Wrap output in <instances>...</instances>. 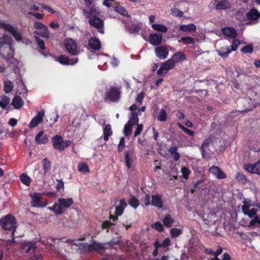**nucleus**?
<instances>
[{
  "mask_svg": "<svg viewBox=\"0 0 260 260\" xmlns=\"http://www.w3.org/2000/svg\"><path fill=\"white\" fill-rule=\"evenodd\" d=\"M88 246V249L89 250H96L99 252H103L104 250L103 246L102 244L97 243L96 242H93L91 244L88 245L87 243H84Z\"/></svg>",
  "mask_w": 260,
  "mask_h": 260,
  "instance_id": "nucleus-24",
  "label": "nucleus"
},
{
  "mask_svg": "<svg viewBox=\"0 0 260 260\" xmlns=\"http://www.w3.org/2000/svg\"><path fill=\"white\" fill-rule=\"evenodd\" d=\"M140 30L139 25L138 24H134L131 25L128 28V31L131 34H135L138 32Z\"/></svg>",
  "mask_w": 260,
  "mask_h": 260,
  "instance_id": "nucleus-60",
  "label": "nucleus"
},
{
  "mask_svg": "<svg viewBox=\"0 0 260 260\" xmlns=\"http://www.w3.org/2000/svg\"><path fill=\"white\" fill-rule=\"evenodd\" d=\"M231 7V4L228 1L222 0L217 3L215 8L217 10H223L230 9Z\"/></svg>",
  "mask_w": 260,
  "mask_h": 260,
  "instance_id": "nucleus-29",
  "label": "nucleus"
},
{
  "mask_svg": "<svg viewBox=\"0 0 260 260\" xmlns=\"http://www.w3.org/2000/svg\"><path fill=\"white\" fill-rule=\"evenodd\" d=\"M242 211L245 215H247L249 218H251L256 215L257 210L253 208H250Z\"/></svg>",
  "mask_w": 260,
  "mask_h": 260,
  "instance_id": "nucleus-40",
  "label": "nucleus"
},
{
  "mask_svg": "<svg viewBox=\"0 0 260 260\" xmlns=\"http://www.w3.org/2000/svg\"><path fill=\"white\" fill-rule=\"evenodd\" d=\"M244 167L250 173L260 174V160L254 164H245Z\"/></svg>",
  "mask_w": 260,
  "mask_h": 260,
  "instance_id": "nucleus-16",
  "label": "nucleus"
},
{
  "mask_svg": "<svg viewBox=\"0 0 260 260\" xmlns=\"http://www.w3.org/2000/svg\"><path fill=\"white\" fill-rule=\"evenodd\" d=\"M34 33L43 38L48 39L49 37V31L47 26L42 29H39V30H36Z\"/></svg>",
  "mask_w": 260,
  "mask_h": 260,
  "instance_id": "nucleus-38",
  "label": "nucleus"
},
{
  "mask_svg": "<svg viewBox=\"0 0 260 260\" xmlns=\"http://www.w3.org/2000/svg\"><path fill=\"white\" fill-rule=\"evenodd\" d=\"M100 13L99 9L94 7L91 8L89 10H83V14L86 17L88 18L96 17V16L99 15Z\"/></svg>",
  "mask_w": 260,
  "mask_h": 260,
  "instance_id": "nucleus-20",
  "label": "nucleus"
},
{
  "mask_svg": "<svg viewBox=\"0 0 260 260\" xmlns=\"http://www.w3.org/2000/svg\"><path fill=\"white\" fill-rule=\"evenodd\" d=\"M0 28L10 33L17 42L22 41V32L17 27L0 20Z\"/></svg>",
  "mask_w": 260,
  "mask_h": 260,
  "instance_id": "nucleus-2",
  "label": "nucleus"
},
{
  "mask_svg": "<svg viewBox=\"0 0 260 260\" xmlns=\"http://www.w3.org/2000/svg\"><path fill=\"white\" fill-rule=\"evenodd\" d=\"M170 232L172 238H175L182 233L181 230L177 228L172 229Z\"/></svg>",
  "mask_w": 260,
  "mask_h": 260,
  "instance_id": "nucleus-56",
  "label": "nucleus"
},
{
  "mask_svg": "<svg viewBox=\"0 0 260 260\" xmlns=\"http://www.w3.org/2000/svg\"><path fill=\"white\" fill-rule=\"evenodd\" d=\"M36 141L39 144H45L48 142V138L44 132H40L35 138Z\"/></svg>",
  "mask_w": 260,
  "mask_h": 260,
  "instance_id": "nucleus-26",
  "label": "nucleus"
},
{
  "mask_svg": "<svg viewBox=\"0 0 260 260\" xmlns=\"http://www.w3.org/2000/svg\"><path fill=\"white\" fill-rule=\"evenodd\" d=\"M179 28L183 31L190 32L191 31H194L196 29V26L193 24L191 23L187 25H181Z\"/></svg>",
  "mask_w": 260,
  "mask_h": 260,
  "instance_id": "nucleus-37",
  "label": "nucleus"
},
{
  "mask_svg": "<svg viewBox=\"0 0 260 260\" xmlns=\"http://www.w3.org/2000/svg\"><path fill=\"white\" fill-rule=\"evenodd\" d=\"M43 168L45 173H46L50 170L51 168L50 162L47 159V158H44L43 160Z\"/></svg>",
  "mask_w": 260,
  "mask_h": 260,
  "instance_id": "nucleus-52",
  "label": "nucleus"
},
{
  "mask_svg": "<svg viewBox=\"0 0 260 260\" xmlns=\"http://www.w3.org/2000/svg\"><path fill=\"white\" fill-rule=\"evenodd\" d=\"M86 236L84 235L83 237H82L80 238H79L78 240L69 239V240H67L65 243L67 244H68V245H70V246L75 245L77 246H80L81 244H78V243H76V242L77 241H83L86 239Z\"/></svg>",
  "mask_w": 260,
  "mask_h": 260,
  "instance_id": "nucleus-42",
  "label": "nucleus"
},
{
  "mask_svg": "<svg viewBox=\"0 0 260 260\" xmlns=\"http://www.w3.org/2000/svg\"><path fill=\"white\" fill-rule=\"evenodd\" d=\"M74 203L73 198H59L52 207L48 209L57 215L62 214Z\"/></svg>",
  "mask_w": 260,
  "mask_h": 260,
  "instance_id": "nucleus-1",
  "label": "nucleus"
},
{
  "mask_svg": "<svg viewBox=\"0 0 260 260\" xmlns=\"http://www.w3.org/2000/svg\"><path fill=\"white\" fill-rule=\"evenodd\" d=\"M44 115L45 112L43 110H42L41 111H39L37 115L32 118V119L29 123V127H35L37 126L39 123H40L43 120Z\"/></svg>",
  "mask_w": 260,
  "mask_h": 260,
  "instance_id": "nucleus-14",
  "label": "nucleus"
},
{
  "mask_svg": "<svg viewBox=\"0 0 260 260\" xmlns=\"http://www.w3.org/2000/svg\"><path fill=\"white\" fill-rule=\"evenodd\" d=\"M120 91L117 87H111L106 92V98L110 101L115 102L119 100Z\"/></svg>",
  "mask_w": 260,
  "mask_h": 260,
  "instance_id": "nucleus-7",
  "label": "nucleus"
},
{
  "mask_svg": "<svg viewBox=\"0 0 260 260\" xmlns=\"http://www.w3.org/2000/svg\"><path fill=\"white\" fill-rule=\"evenodd\" d=\"M174 220L170 215L166 216L162 220L164 224L167 227H170L173 223Z\"/></svg>",
  "mask_w": 260,
  "mask_h": 260,
  "instance_id": "nucleus-47",
  "label": "nucleus"
},
{
  "mask_svg": "<svg viewBox=\"0 0 260 260\" xmlns=\"http://www.w3.org/2000/svg\"><path fill=\"white\" fill-rule=\"evenodd\" d=\"M57 61L63 65H74L78 62V59L77 57L73 59H70L67 56L61 55L58 58Z\"/></svg>",
  "mask_w": 260,
  "mask_h": 260,
  "instance_id": "nucleus-18",
  "label": "nucleus"
},
{
  "mask_svg": "<svg viewBox=\"0 0 260 260\" xmlns=\"http://www.w3.org/2000/svg\"><path fill=\"white\" fill-rule=\"evenodd\" d=\"M133 161V159L132 158L129 156V152L128 151H126L125 152V162L126 165L127 167V168H130L131 167V163Z\"/></svg>",
  "mask_w": 260,
  "mask_h": 260,
  "instance_id": "nucleus-61",
  "label": "nucleus"
},
{
  "mask_svg": "<svg viewBox=\"0 0 260 260\" xmlns=\"http://www.w3.org/2000/svg\"><path fill=\"white\" fill-rule=\"evenodd\" d=\"M175 63L173 62V60H172L171 58L161 64L159 69L157 71V74L161 75L165 71H167L173 69Z\"/></svg>",
  "mask_w": 260,
  "mask_h": 260,
  "instance_id": "nucleus-13",
  "label": "nucleus"
},
{
  "mask_svg": "<svg viewBox=\"0 0 260 260\" xmlns=\"http://www.w3.org/2000/svg\"><path fill=\"white\" fill-rule=\"evenodd\" d=\"M171 14L174 16L181 17L183 13L179 9L174 8L171 10Z\"/></svg>",
  "mask_w": 260,
  "mask_h": 260,
  "instance_id": "nucleus-57",
  "label": "nucleus"
},
{
  "mask_svg": "<svg viewBox=\"0 0 260 260\" xmlns=\"http://www.w3.org/2000/svg\"><path fill=\"white\" fill-rule=\"evenodd\" d=\"M241 51L244 53H252L253 51V46L251 44L247 45L241 49Z\"/></svg>",
  "mask_w": 260,
  "mask_h": 260,
  "instance_id": "nucleus-58",
  "label": "nucleus"
},
{
  "mask_svg": "<svg viewBox=\"0 0 260 260\" xmlns=\"http://www.w3.org/2000/svg\"><path fill=\"white\" fill-rule=\"evenodd\" d=\"M13 43V40L11 36L7 34L4 35L0 37V49L1 47L6 46V45Z\"/></svg>",
  "mask_w": 260,
  "mask_h": 260,
  "instance_id": "nucleus-28",
  "label": "nucleus"
},
{
  "mask_svg": "<svg viewBox=\"0 0 260 260\" xmlns=\"http://www.w3.org/2000/svg\"><path fill=\"white\" fill-rule=\"evenodd\" d=\"M143 126L142 124H137L136 129L134 133V136L136 137L140 135L143 130Z\"/></svg>",
  "mask_w": 260,
  "mask_h": 260,
  "instance_id": "nucleus-64",
  "label": "nucleus"
},
{
  "mask_svg": "<svg viewBox=\"0 0 260 260\" xmlns=\"http://www.w3.org/2000/svg\"><path fill=\"white\" fill-rule=\"evenodd\" d=\"M177 125L182 129L185 133L189 135V136H193L194 134V132L192 131L189 130L188 128L184 127L183 125H182L180 123H178Z\"/></svg>",
  "mask_w": 260,
  "mask_h": 260,
  "instance_id": "nucleus-59",
  "label": "nucleus"
},
{
  "mask_svg": "<svg viewBox=\"0 0 260 260\" xmlns=\"http://www.w3.org/2000/svg\"><path fill=\"white\" fill-rule=\"evenodd\" d=\"M222 31L224 35L231 38H234L237 36L236 30L232 27H228L223 28L222 29Z\"/></svg>",
  "mask_w": 260,
  "mask_h": 260,
  "instance_id": "nucleus-30",
  "label": "nucleus"
},
{
  "mask_svg": "<svg viewBox=\"0 0 260 260\" xmlns=\"http://www.w3.org/2000/svg\"><path fill=\"white\" fill-rule=\"evenodd\" d=\"M216 217V215L214 212H211L208 215H204L203 216V220L205 224H209Z\"/></svg>",
  "mask_w": 260,
  "mask_h": 260,
  "instance_id": "nucleus-39",
  "label": "nucleus"
},
{
  "mask_svg": "<svg viewBox=\"0 0 260 260\" xmlns=\"http://www.w3.org/2000/svg\"><path fill=\"white\" fill-rule=\"evenodd\" d=\"M31 199V205L35 207H44L47 205V202H42L41 196L39 193H34L30 194Z\"/></svg>",
  "mask_w": 260,
  "mask_h": 260,
  "instance_id": "nucleus-9",
  "label": "nucleus"
},
{
  "mask_svg": "<svg viewBox=\"0 0 260 260\" xmlns=\"http://www.w3.org/2000/svg\"><path fill=\"white\" fill-rule=\"evenodd\" d=\"M239 102L244 103V108L246 111H250L255 107L253 101L249 98L240 99L239 100Z\"/></svg>",
  "mask_w": 260,
  "mask_h": 260,
  "instance_id": "nucleus-19",
  "label": "nucleus"
},
{
  "mask_svg": "<svg viewBox=\"0 0 260 260\" xmlns=\"http://www.w3.org/2000/svg\"><path fill=\"white\" fill-rule=\"evenodd\" d=\"M162 36L159 33H151L149 35L148 41L153 46H158L161 43Z\"/></svg>",
  "mask_w": 260,
  "mask_h": 260,
  "instance_id": "nucleus-12",
  "label": "nucleus"
},
{
  "mask_svg": "<svg viewBox=\"0 0 260 260\" xmlns=\"http://www.w3.org/2000/svg\"><path fill=\"white\" fill-rule=\"evenodd\" d=\"M151 27L154 30L161 32H166L168 29L167 26L161 24L154 23Z\"/></svg>",
  "mask_w": 260,
  "mask_h": 260,
  "instance_id": "nucleus-35",
  "label": "nucleus"
},
{
  "mask_svg": "<svg viewBox=\"0 0 260 260\" xmlns=\"http://www.w3.org/2000/svg\"><path fill=\"white\" fill-rule=\"evenodd\" d=\"M242 203L243 204V205L242 206V211L249 209L252 207H256V204H257V203H252L250 200L245 198L243 199Z\"/></svg>",
  "mask_w": 260,
  "mask_h": 260,
  "instance_id": "nucleus-36",
  "label": "nucleus"
},
{
  "mask_svg": "<svg viewBox=\"0 0 260 260\" xmlns=\"http://www.w3.org/2000/svg\"><path fill=\"white\" fill-rule=\"evenodd\" d=\"M89 24L93 27L100 29L99 32L103 33V27L104 26L103 21L99 17H93L89 20Z\"/></svg>",
  "mask_w": 260,
  "mask_h": 260,
  "instance_id": "nucleus-11",
  "label": "nucleus"
},
{
  "mask_svg": "<svg viewBox=\"0 0 260 260\" xmlns=\"http://www.w3.org/2000/svg\"><path fill=\"white\" fill-rule=\"evenodd\" d=\"M64 46L68 52L73 55L79 53L77 45L76 42L72 39H67L64 42Z\"/></svg>",
  "mask_w": 260,
  "mask_h": 260,
  "instance_id": "nucleus-8",
  "label": "nucleus"
},
{
  "mask_svg": "<svg viewBox=\"0 0 260 260\" xmlns=\"http://www.w3.org/2000/svg\"><path fill=\"white\" fill-rule=\"evenodd\" d=\"M34 38L40 49L42 50H45L46 47L44 41L37 36H35Z\"/></svg>",
  "mask_w": 260,
  "mask_h": 260,
  "instance_id": "nucleus-53",
  "label": "nucleus"
},
{
  "mask_svg": "<svg viewBox=\"0 0 260 260\" xmlns=\"http://www.w3.org/2000/svg\"><path fill=\"white\" fill-rule=\"evenodd\" d=\"M125 147V139L124 137L121 138L119 143L118 145V150L121 152Z\"/></svg>",
  "mask_w": 260,
  "mask_h": 260,
  "instance_id": "nucleus-63",
  "label": "nucleus"
},
{
  "mask_svg": "<svg viewBox=\"0 0 260 260\" xmlns=\"http://www.w3.org/2000/svg\"><path fill=\"white\" fill-rule=\"evenodd\" d=\"M179 43H182L185 45L195 44L194 40L190 37H182L178 40Z\"/></svg>",
  "mask_w": 260,
  "mask_h": 260,
  "instance_id": "nucleus-41",
  "label": "nucleus"
},
{
  "mask_svg": "<svg viewBox=\"0 0 260 260\" xmlns=\"http://www.w3.org/2000/svg\"><path fill=\"white\" fill-rule=\"evenodd\" d=\"M53 147L57 150H62L71 144L70 140L63 141L62 137L56 135L52 139Z\"/></svg>",
  "mask_w": 260,
  "mask_h": 260,
  "instance_id": "nucleus-5",
  "label": "nucleus"
},
{
  "mask_svg": "<svg viewBox=\"0 0 260 260\" xmlns=\"http://www.w3.org/2000/svg\"><path fill=\"white\" fill-rule=\"evenodd\" d=\"M127 204L124 199H121L119 201V205H117L116 207L115 214L116 216H120L122 214L125 208L126 207Z\"/></svg>",
  "mask_w": 260,
  "mask_h": 260,
  "instance_id": "nucleus-25",
  "label": "nucleus"
},
{
  "mask_svg": "<svg viewBox=\"0 0 260 260\" xmlns=\"http://www.w3.org/2000/svg\"><path fill=\"white\" fill-rule=\"evenodd\" d=\"M20 179L22 183L27 186L29 185L31 181V179L27 174L25 173L22 174L20 176Z\"/></svg>",
  "mask_w": 260,
  "mask_h": 260,
  "instance_id": "nucleus-44",
  "label": "nucleus"
},
{
  "mask_svg": "<svg viewBox=\"0 0 260 260\" xmlns=\"http://www.w3.org/2000/svg\"><path fill=\"white\" fill-rule=\"evenodd\" d=\"M0 225L3 229L6 230H13L12 236L14 230L17 226V221L15 217L11 214H8L0 219Z\"/></svg>",
  "mask_w": 260,
  "mask_h": 260,
  "instance_id": "nucleus-3",
  "label": "nucleus"
},
{
  "mask_svg": "<svg viewBox=\"0 0 260 260\" xmlns=\"http://www.w3.org/2000/svg\"><path fill=\"white\" fill-rule=\"evenodd\" d=\"M36 248L35 243L32 242H24L22 245V250L26 253L34 252Z\"/></svg>",
  "mask_w": 260,
  "mask_h": 260,
  "instance_id": "nucleus-21",
  "label": "nucleus"
},
{
  "mask_svg": "<svg viewBox=\"0 0 260 260\" xmlns=\"http://www.w3.org/2000/svg\"><path fill=\"white\" fill-rule=\"evenodd\" d=\"M209 171L211 174L214 176L217 179L225 178L226 176L219 167L215 166H211Z\"/></svg>",
  "mask_w": 260,
  "mask_h": 260,
  "instance_id": "nucleus-17",
  "label": "nucleus"
},
{
  "mask_svg": "<svg viewBox=\"0 0 260 260\" xmlns=\"http://www.w3.org/2000/svg\"><path fill=\"white\" fill-rule=\"evenodd\" d=\"M155 53L158 58L165 59L169 54V50L166 47L161 46L155 48Z\"/></svg>",
  "mask_w": 260,
  "mask_h": 260,
  "instance_id": "nucleus-15",
  "label": "nucleus"
},
{
  "mask_svg": "<svg viewBox=\"0 0 260 260\" xmlns=\"http://www.w3.org/2000/svg\"><path fill=\"white\" fill-rule=\"evenodd\" d=\"M24 104L22 98L19 96H15L12 101V105L14 109H19L21 108Z\"/></svg>",
  "mask_w": 260,
  "mask_h": 260,
  "instance_id": "nucleus-27",
  "label": "nucleus"
},
{
  "mask_svg": "<svg viewBox=\"0 0 260 260\" xmlns=\"http://www.w3.org/2000/svg\"><path fill=\"white\" fill-rule=\"evenodd\" d=\"M88 46L91 49L95 50H99L101 47L100 40L95 38H92L89 39Z\"/></svg>",
  "mask_w": 260,
  "mask_h": 260,
  "instance_id": "nucleus-23",
  "label": "nucleus"
},
{
  "mask_svg": "<svg viewBox=\"0 0 260 260\" xmlns=\"http://www.w3.org/2000/svg\"><path fill=\"white\" fill-rule=\"evenodd\" d=\"M2 103V108L5 109L9 105L10 102V98L6 95H3L1 99Z\"/></svg>",
  "mask_w": 260,
  "mask_h": 260,
  "instance_id": "nucleus-50",
  "label": "nucleus"
},
{
  "mask_svg": "<svg viewBox=\"0 0 260 260\" xmlns=\"http://www.w3.org/2000/svg\"><path fill=\"white\" fill-rule=\"evenodd\" d=\"M14 88V84L9 80H6L4 81V91L5 93H9L13 90Z\"/></svg>",
  "mask_w": 260,
  "mask_h": 260,
  "instance_id": "nucleus-34",
  "label": "nucleus"
},
{
  "mask_svg": "<svg viewBox=\"0 0 260 260\" xmlns=\"http://www.w3.org/2000/svg\"><path fill=\"white\" fill-rule=\"evenodd\" d=\"M253 217V218L250 221L248 226L253 228L258 225L260 226V216L256 215Z\"/></svg>",
  "mask_w": 260,
  "mask_h": 260,
  "instance_id": "nucleus-43",
  "label": "nucleus"
},
{
  "mask_svg": "<svg viewBox=\"0 0 260 260\" xmlns=\"http://www.w3.org/2000/svg\"><path fill=\"white\" fill-rule=\"evenodd\" d=\"M115 11L119 13L121 15L126 16L128 17H130L131 16L129 15L126 10L121 6H117L115 7Z\"/></svg>",
  "mask_w": 260,
  "mask_h": 260,
  "instance_id": "nucleus-46",
  "label": "nucleus"
},
{
  "mask_svg": "<svg viewBox=\"0 0 260 260\" xmlns=\"http://www.w3.org/2000/svg\"><path fill=\"white\" fill-rule=\"evenodd\" d=\"M132 125V124L128 122L125 125L123 133L125 136L129 135L131 134L133 129Z\"/></svg>",
  "mask_w": 260,
  "mask_h": 260,
  "instance_id": "nucleus-55",
  "label": "nucleus"
},
{
  "mask_svg": "<svg viewBox=\"0 0 260 260\" xmlns=\"http://www.w3.org/2000/svg\"><path fill=\"white\" fill-rule=\"evenodd\" d=\"M78 171L84 173L89 172L88 168L85 162H80L78 165Z\"/></svg>",
  "mask_w": 260,
  "mask_h": 260,
  "instance_id": "nucleus-49",
  "label": "nucleus"
},
{
  "mask_svg": "<svg viewBox=\"0 0 260 260\" xmlns=\"http://www.w3.org/2000/svg\"><path fill=\"white\" fill-rule=\"evenodd\" d=\"M215 150L213 143L210 140H206L202 145L201 150L202 156L204 158H208L212 154Z\"/></svg>",
  "mask_w": 260,
  "mask_h": 260,
  "instance_id": "nucleus-6",
  "label": "nucleus"
},
{
  "mask_svg": "<svg viewBox=\"0 0 260 260\" xmlns=\"http://www.w3.org/2000/svg\"><path fill=\"white\" fill-rule=\"evenodd\" d=\"M128 203L134 208H137L139 205L138 200L134 196H132L129 199Z\"/></svg>",
  "mask_w": 260,
  "mask_h": 260,
  "instance_id": "nucleus-45",
  "label": "nucleus"
},
{
  "mask_svg": "<svg viewBox=\"0 0 260 260\" xmlns=\"http://www.w3.org/2000/svg\"><path fill=\"white\" fill-rule=\"evenodd\" d=\"M151 227L158 231H162L164 229L162 224L160 222H156L151 225Z\"/></svg>",
  "mask_w": 260,
  "mask_h": 260,
  "instance_id": "nucleus-62",
  "label": "nucleus"
},
{
  "mask_svg": "<svg viewBox=\"0 0 260 260\" xmlns=\"http://www.w3.org/2000/svg\"><path fill=\"white\" fill-rule=\"evenodd\" d=\"M157 119L160 121H165L167 120V114L166 111L161 109L160 111L158 116H157Z\"/></svg>",
  "mask_w": 260,
  "mask_h": 260,
  "instance_id": "nucleus-51",
  "label": "nucleus"
},
{
  "mask_svg": "<svg viewBox=\"0 0 260 260\" xmlns=\"http://www.w3.org/2000/svg\"><path fill=\"white\" fill-rule=\"evenodd\" d=\"M241 44L240 41L238 40H234L232 42V48L230 49L229 47L226 46L225 49L226 51L225 52H222L221 50H217V52L219 55L223 58L226 57L231 51H236L237 49L238 46Z\"/></svg>",
  "mask_w": 260,
  "mask_h": 260,
  "instance_id": "nucleus-10",
  "label": "nucleus"
},
{
  "mask_svg": "<svg viewBox=\"0 0 260 260\" xmlns=\"http://www.w3.org/2000/svg\"><path fill=\"white\" fill-rule=\"evenodd\" d=\"M260 17V13L255 9H252L247 13V17L248 20H255Z\"/></svg>",
  "mask_w": 260,
  "mask_h": 260,
  "instance_id": "nucleus-32",
  "label": "nucleus"
},
{
  "mask_svg": "<svg viewBox=\"0 0 260 260\" xmlns=\"http://www.w3.org/2000/svg\"><path fill=\"white\" fill-rule=\"evenodd\" d=\"M112 135L111 126L109 124L105 125L103 128V138L105 141L109 139V137Z\"/></svg>",
  "mask_w": 260,
  "mask_h": 260,
  "instance_id": "nucleus-31",
  "label": "nucleus"
},
{
  "mask_svg": "<svg viewBox=\"0 0 260 260\" xmlns=\"http://www.w3.org/2000/svg\"><path fill=\"white\" fill-rule=\"evenodd\" d=\"M14 49L13 43H10L0 49V55L6 60L8 63H14L17 60L14 58Z\"/></svg>",
  "mask_w": 260,
  "mask_h": 260,
  "instance_id": "nucleus-4",
  "label": "nucleus"
},
{
  "mask_svg": "<svg viewBox=\"0 0 260 260\" xmlns=\"http://www.w3.org/2000/svg\"><path fill=\"white\" fill-rule=\"evenodd\" d=\"M183 178L187 179L190 174V171L186 167H183L181 170Z\"/></svg>",
  "mask_w": 260,
  "mask_h": 260,
  "instance_id": "nucleus-54",
  "label": "nucleus"
},
{
  "mask_svg": "<svg viewBox=\"0 0 260 260\" xmlns=\"http://www.w3.org/2000/svg\"><path fill=\"white\" fill-rule=\"evenodd\" d=\"M171 59L173 60V62L175 63L185 60V56L183 52H177L172 56Z\"/></svg>",
  "mask_w": 260,
  "mask_h": 260,
  "instance_id": "nucleus-33",
  "label": "nucleus"
},
{
  "mask_svg": "<svg viewBox=\"0 0 260 260\" xmlns=\"http://www.w3.org/2000/svg\"><path fill=\"white\" fill-rule=\"evenodd\" d=\"M139 122V118L138 114L136 113H132L131 117L128 121V123L134 125L138 124Z\"/></svg>",
  "mask_w": 260,
  "mask_h": 260,
  "instance_id": "nucleus-48",
  "label": "nucleus"
},
{
  "mask_svg": "<svg viewBox=\"0 0 260 260\" xmlns=\"http://www.w3.org/2000/svg\"><path fill=\"white\" fill-rule=\"evenodd\" d=\"M161 198V196L158 194L152 196L151 198V205L158 208H162V201Z\"/></svg>",
  "mask_w": 260,
  "mask_h": 260,
  "instance_id": "nucleus-22",
  "label": "nucleus"
}]
</instances>
